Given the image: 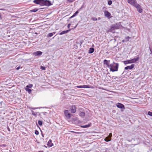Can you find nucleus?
I'll use <instances>...</instances> for the list:
<instances>
[{"instance_id":"4be33fe9","label":"nucleus","mask_w":152,"mask_h":152,"mask_svg":"<svg viewBox=\"0 0 152 152\" xmlns=\"http://www.w3.org/2000/svg\"><path fill=\"white\" fill-rule=\"evenodd\" d=\"M25 90L26 91H27L28 93L29 94H31V89L28 88L26 87L25 88Z\"/></svg>"},{"instance_id":"5701e85b","label":"nucleus","mask_w":152,"mask_h":152,"mask_svg":"<svg viewBox=\"0 0 152 152\" xmlns=\"http://www.w3.org/2000/svg\"><path fill=\"white\" fill-rule=\"evenodd\" d=\"M31 112L32 113V114L34 116H36L37 115V113L35 112L32 110L31 111Z\"/></svg>"},{"instance_id":"aec40b11","label":"nucleus","mask_w":152,"mask_h":152,"mask_svg":"<svg viewBox=\"0 0 152 152\" xmlns=\"http://www.w3.org/2000/svg\"><path fill=\"white\" fill-rule=\"evenodd\" d=\"M111 140V138L109 137H107L104 139V140L107 142L110 141Z\"/></svg>"},{"instance_id":"8fccbe9b","label":"nucleus","mask_w":152,"mask_h":152,"mask_svg":"<svg viewBox=\"0 0 152 152\" xmlns=\"http://www.w3.org/2000/svg\"><path fill=\"white\" fill-rule=\"evenodd\" d=\"M3 145L4 147H5V146H6V145Z\"/></svg>"},{"instance_id":"7ed1b4c3","label":"nucleus","mask_w":152,"mask_h":152,"mask_svg":"<svg viewBox=\"0 0 152 152\" xmlns=\"http://www.w3.org/2000/svg\"><path fill=\"white\" fill-rule=\"evenodd\" d=\"M120 28V24L119 23H116L113 24L111 26L110 28L107 31V32H113L115 29H118Z\"/></svg>"},{"instance_id":"49530a36","label":"nucleus","mask_w":152,"mask_h":152,"mask_svg":"<svg viewBox=\"0 0 152 152\" xmlns=\"http://www.w3.org/2000/svg\"><path fill=\"white\" fill-rule=\"evenodd\" d=\"M38 152H43V151H39Z\"/></svg>"},{"instance_id":"6e6552de","label":"nucleus","mask_w":152,"mask_h":152,"mask_svg":"<svg viewBox=\"0 0 152 152\" xmlns=\"http://www.w3.org/2000/svg\"><path fill=\"white\" fill-rule=\"evenodd\" d=\"M134 7L136 8L139 12L140 13L142 12V10L141 9V6L140 4H137Z\"/></svg>"},{"instance_id":"39448f33","label":"nucleus","mask_w":152,"mask_h":152,"mask_svg":"<svg viewBox=\"0 0 152 152\" xmlns=\"http://www.w3.org/2000/svg\"><path fill=\"white\" fill-rule=\"evenodd\" d=\"M127 2L129 4L134 7L137 4L136 0H127Z\"/></svg>"},{"instance_id":"864d4df0","label":"nucleus","mask_w":152,"mask_h":152,"mask_svg":"<svg viewBox=\"0 0 152 152\" xmlns=\"http://www.w3.org/2000/svg\"><path fill=\"white\" fill-rule=\"evenodd\" d=\"M77 25H76V26L75 27H77Z\"/></svg>"},{"instance_id":"0eeeda50","label":"nucleus","mask_w":152,"mask_h":152,"mask_svg":"<svg viewBox=\"0 0 152 152\" xmlns=\"http://www.w3.org/2000/svg\"><path fill=\"white\" fill-rule=\"evenodd\" d=\"M71 112L72 113H75L76 111V109L75 105H72L70 107Z\"/></svg>"},{"instance_id":"a18cd8bd","label":"nucleus","mask_w":152,"mask_h":152,"mask_svg":"<svg viewBox=\"0 0 152 152\" xmlns=\"http://www.w3.org/2000/svg\"><path fill=\"white\" fill-rule=\"evenodd\" d=\"M110 60H108V62L110 64Z\"/></svg>"},{"instance_id":"ddd939ff","label":"nucleus","mask_w":152,"mask_h":152,"mask_svg":"<svg viewBox=\"0 0 152 152\" xmlns=\"http://www.w3.org/2000/svg\"><path fill=\"white\" fill-rule=\"evenodd\" d=\"M134 66V64H131L130 66H127L125 68V69L128 70V69H132Z\"/></svg>"},{"instance_id":"58836bf2","label":"nucleus","mask_w":152,"mask_h":152,"mask_svg":"<svg viewBox=\"0 0 152 152\" xmlns=\"http://www.w3.org/2000/svg\"><path fill=\"white\" fill-rule=\"evenodd\" d=\"M83 8V6L82 5L81 7L78 10L80 11Z\"/></svg>"},{"instance_id":"423d86ee","label":"nucleus","mask_w":152,"mask_h":152,"mask_svg":"<svg viewBox=\"0 0 152 152\" xmlns=\"http://www.w3.org/2000/svg\"><path fill=\"white\" fill-rule=\"evenodd\" d=\"M104 16L106 17L108 19H110L112 17L111 16V14L110 12L107 11L105 10L104 12Z\"/></svg>"},{"instance_id":"a19ab883","label":"nucleus","mask_w":152,"mask_h":152,"mask_svg":"<svg viewBox=\"0 0 152 152\" xmlns=\"http://www.w3.org/2000/svg\"><path fill=\"white\" fill-rule=\"evenodd\" d=\"M109 136H110V137H111V136H112V134H111V133H110V134H109Z\"/></svg>"},{"instance_id":"393cba45","label":"nucleus","mask_w":152,"mask_h":152,"mask_svg":"<svg viewBox=\"0 0 152 152\" xmlns=\"http://www.w3.org/2000/svg\"><path fill=\"white\" fill-rule=\"evenodd\" d=\"M53 33H49L47 35V37H52L53 36Z\"/></svg>"},{"instance_id":"c85d7f7f","label":"nucleus","mask_w":152,"mask_h":152,"mask_svg":"<svg viewBox=\"0 0 152 152\" xmlns=\"http://www.w3.org/2000/svg\"><path fill=\"white\" fill-rule=\"evenodd\" d=\"M33 86V85L32 84H30L29 85H27L26 86V87H27V88H31V87H32Z\"/></svg>"},{"instance_id":"f257e3e1","label":"nucleus","mask_w":152,"mask_h":152,"mask_svg":"<svg viewBox=\"0 0 152 152\" xmlns=\"http://www.w3.org/2000/svg\"><path fill=\"white\" fill-rule=\"evenodd\" d=\"M119 64L118 63H115L113 62L109 66L110 71L114 72L118 71Z\"/></svg>"},{"instance_id":"f3484780","label":"nucleus","mask_w":152,"mask_h":152,"mask_svg":"<svg viewBox=\"0 0 152 152\" xmlns=\"http://www.w3.org/2000/svg\"><path fill=\"white\" fill-rule=\"evenodd\" d=\"M47 145L49 147H52L53 144L52 142V141L51 140H50L48 142Z\"/></svg>"},{"instance_id":"473e14b6","label":"nucleus","mask_w":152,"mask_h":152,"mask_svg":"<svg viewBox=\"0 0 152 152\" xmlns=\"http://www.w3.org/2000/svg\"><path fill=\"white\" fill-rule=\"evenodd\" d=\"M40 69L43 70H45L46 69V68L44 66H41L40 67Z\"/></svg>"},{"instance_id":"a211bd4d","label":"nucleus","mask_w":152,"mask_h":152,"mask_svg":"<svg viewBox=\"0 0 152 152\" xmlns=\"http://www.w3.org/2000/svg\"><path fill=\"white\" fill-rule=\"evenodd\" d=\"M83 88H93V87L89 85H83Z\"/></svg>"},{"instance_id":"f8f14e48","label":"nucleus","mask_w":152,"mask_h":152,"mask_svg":"<svg viewBox=\"0 0 152 152\" xmlns=\"http://www.w3.org/2000/svg\"><path fill=\"white\" fill-rule=\"evenodd\" d=\"M43 0H34L33 1V2L37 4H40L42 6Z\"/></svg>"},{"instance_id":"cd10ccee","label":"nucleus","mask_w":152,"mask_h":152,"mask_svg":"<svg viewBox=\"0 0 152 152\" xmlns=\"http://www.w3.org/2000/svg\"><path fill=\"white\" fill-rule=\"evenodd\" d=\"M91 19L93 21H96L97 20V19L95 17L92 18Z\"/></svg>"},{"instance_id":"c756f323","label":"nucleus","mask_w":152,"mask_h":152,"mask_svg":"<svg viewBox=\"0 0 152 152\" xmlns=\"http://www.w3.org/2000/svg\"><path fill=\"white\" fill-rule=\"evenodd\" d=\"M112 2L111 0H109L108 1V4L110 5L112 4Z\"/></svg>"},{"instance_id":"3c124183","label":"nucleus","mask_w":152,"mask_h":152,"mask_svg":"<svg viewBox=\"0 0 152 152\" xmlns=\"http://www.w3.org/2000/svg\"><path fill=\"white\" fill-rule=\"evenodd\" d=\"M42 136L43 137V135L42 134Z\"/></svg>"},{"instance_id":"a878e982","label":"nucleus","mask_w":152,"mask_h":152,"mask_svg":"<svg viewBox=\"0 0 152 152\" xmlns=\"http://www.w3.org/2000/svg\"><path fill=\"white\" fill-rule=\"evenodd\" d=\"M38 9H34L30 10V12H35L37 11Z\"/></svg>"},{"instance_id":"f03ea898","label":"nucleus","mask_w":152,"mask_h":152,"mask_svg":"<svg viewBox=\"0 0 152 152\" xmlns=\"http://www.w3.org/2000/svg\"><path fill=\"white\" fill-rule=\"evenodd\" d=\"M139 59V57L137 56V57L134 58L132 59L128 60L126 61H124V63L125 65L129 64L135 63H136L137 61H138Z\"/></svg>"},{"instance_id":"37998d69","label":"nucleus","mask_w":152,"mask_h":152,"mask_svg":"<svg viewBox=\"0 0 152 152\" xmlns=\"http://www.w3.org/2000/svg\"><path fill=\"white\" fill-rule=\"evenodd\" d=\"M20 68V66H18V67L16 69L17 70H18V69H19Z\"/></svg>"},{"instance_id":"4c0bfd02","label":"nucleus","mask_w":152,"mask_h":152,"mask_svg":"<svg viewBox=\"0 0 152 152\" xmlns=\"http://www.w3.org/2000/svg\"><path fill=\"white\" fill-rule=\"evenodd\" d=\"M74 1L75 0H68V1L70 2H72Z\"/></svg>"},{"instance_id":"ea45409f","label":"nucleus","mask_w":152,"mask_h":152,"mask_svg":"<svg viewBox=\"0 0 152 152\" xmlns=\"http://www.w3.org/2000/svg\"><path fill=\"white\" fill-rule=\"evenodd\" d=\"M71 25V24H70V23L68 24V26H67V27L68 28H70Z\"/></svg>"},{"instance_id":"79ce46f5","label":"nucleus","mask_w":152,"mask_h":152,"mask_svg":"<svg viewBox=\"0 0 152 152\" xmlns=\"http://www.w3.org/2000/svg\"><path fill=\"white\" fill-rule=\"evenodd\" d=\"M122 42H126L127 41H126V40H122Z\"/></svg>"},{"instance_id":"c9c22d12","label":"nucleus","mask_w":152,"mask_h":152,"mask_svg":"<svg viewBox=\"0 0 152 152\" xmlns=\"http://www.w3.org/2000/svg\"><path fill=\"white\" fill-rule=\"evenodd\" d=\"M7 130L9 132H10V129L9 128V127L8 126H7Z\"/></svg>"},{"instance_id":"de8ad7c7","label":"nucleus","mask_w":152,"mask_h":152,"mask_svg":"<svg viewBox=\"0 0 152 152\" xmlns=\"http://www.w3.org/2000/svg\"><path fill=\"white\" fill-rule=\"evenodd\" d=\"M4 10L3 9H0V10Z\"/></svg>"},{"instance_id":"6ab92c4d","label":"nucleus","mask_w":152,"mask_h":152,"mask_svg":"<svg viewBox=\"0 0 152 152\" xmlns=\"http://www.w3.org/2000/svg\"><path fill=\"white\" fill-rule=\"evenodd\" d=\"M94 49L93 48H90L88 51L89 53H92L94 52Z\"/></svg>"},{"instance_id":"20e7f679","label":"nucleus","mask_w":152,"mask_h":152,"mask_svg":"<svg viewBox=\"0 0 152 152\" xmlns=\"http://www.w3.org/2000/svg\"><path fill=\"white\" fill-rule=\"evenodd\" d=\"M42 4V6H46L49 7L52 5V4L51 3L50 1L49 0H43Z\"/></svg>"},{"instance_id":"603ef678","label":"nucleus","mask_w":152,"mask_h":152,"mask_svg":"<svg viewBox=\"0 0 152 152\" xmlns=\"http://www.w3.org/2000/svg\"><path fill=\"white\" fill-rule=\"evenodd\" d=\"M77 25H76V26L75 27H77Z\"/></svg>"},{"instance_id":"bb28decb","label":"nucleus","mask_w":152,"mask_h":152,"mask_svg":"<svg viewBox=\"0 0 152 152\" xmlns=\"http://www.w3.org/2000/svg\"><path fill=\"white\" fill-rule=\"evenodd\" d=\"M38 124L40 126H42V122L40 121H38Z\"/></svg>"},{"instance_id":"9d476101","label":"nucleus","mask_w":152,"mask_h":152,"mask_svg":"<svg viewBox=\"0 0 152 152\" xmlns=\"http://www.w3.org/2000/svg\"><path fill=\"white\" fill-rule=\"evenodd\" d=\"M116 106L118 108L123 110H124L125 109L124 105L121 103H118L116 104Z\"/></svg>"},{"instance_id":"1a4fd4ad","label":"nucleus","mask_w":152,"mask_h":152,"mask_svg":"<svg viewBox=\"0 0 152 152\" xmlns=\"http://www.w3.org/2000/svg\"><path fill=\"white\" fill-rule=\"evenodd\" d=\"M42 53V52L41 51H38L34 52L33 54L35 56H41Z\"/></svg>"},{"instance_id":"412c9836","label":"nucleus","mask_w":152,"mask_h":152,"mask_svg":"<svg viewBox=\"0 0 152 152\" xmlns=\"http://www.w3.org/2000/svg\"><path fill=\"white\" fill-rule=\"evenodd\" d=\"M79 115L81 117H84L85 115V113L84 112H81L79 114Z\"/></svg>"},{"instance_id":"2f4dec72","label":"nucleus","mask_w":152,"mask_h":152,"mask_svg":"<svg viewBox=\"0 0 152 152\" xmlns=\"http://www.w3.org/2000/svg\"><path fill=\"white\" fill-rule=\"evenodd\" d=\"M130 38V37H126L125 38L126 40V41H128V40Z\"/></svg>"},{"instance_id":"7c9ffc66","label":"nucleus","mask_w":152,"mask_h":152,"mask_svg":"<svg viewBox=\"0 0 152 152\" xmlns=\"http://www.w3.org/2000/svg\"><path fill=\"white\" fill-rule=\"evenodd\" d=\"M148 114L150 116H152V112L149 111L148 112Z\"/></svg>"},{"instance_id":"e433bc0d","label":"nucleus","mask_w":152,"mask_h":152,"mask_svg":"<svg viewBox=\"0 0 152 152\" xmlns=\"http://www.w3.org/2000/svg\"><path fill=\"white\" fill-rule=\"evenodd\" d=\"M37 108L36 107H29L30 109H32L33 110H35Z\"/></svg>"},{"instance_id":"dca6fc26","label":"nucleus","mask_w":152,"mask_h":152,"mask_svg":"<svg viewBox=\"0 0 152 152\" xmlns=\"http://www.w3.org/2000/svg\"><path fill=\"white\" fill-rule=\"evenodd\" d=\"M70 30H71L70 29L67 30L66 31H63L61 32L59 34L60 35H62L64 34H66V33H67L68 32H69Z\"/></svg>"},{"instance_id":"f704fd0d","label":"nucleus","mask_w":152,"mask_h":152,"mask_svg":"<svg viewBox=\"0 0 152 152\" xmlns=\"http://www.w3.org/2000/svg\"><path fill=\"white\" fill-rule=\"evenodd\" d=\"M76 87L78 88H83V86H76Z\"/></svg>"},{"instance_id":"4468645a","label":"nucleus","mask_w":152,"mask_h":152,"mask_svg":"<svg viewBox=\"0 0 152 152\" xmlns=\"http://www.w3.org/2000/svg\"><path fill=\"white\" fill-rule=\"evenodd\" d=\"M103 63L104 64H105L107 65V67L109 68L110 64L108 62V61L106 59H105L104 60Z\"/></svg>"},{"instance_id":"2eb2a0df","label":"nucleus","mask_w":152,"mask_h":152,"mask_svg":"<svg viewBox=\"0 0 152 152\" xmlns=\"http://www.w3.org/2000/svg\"><path fill=\"white\" fill-rule=\"evenodd\" d=\"M91 125V123H89L88 124L86 125H82L81 126H80L81 128H88L90 127Z\"/></svg>"},{"instance_id":"09e8293b","label":"nucleus","mask_w":152,"mask_h":152,"mask_svg":"<svg viewBox=\"0 0 152 152\" xmlns=\"http://www.w3.org/2000/svg\"><path fill=\"white\" fill-rule=\"evenodd\" d=\"M100 19H101L99 17V18H98V20H100Z\"/></svg>"},{"instance_id":"72a5a7b5","label":"nucleus","mask_w":152,"mask_h":152,"mask_svg":"<svg viewBox=\"0 0 152 152\" xmlns=\"http://www.w3.org/2000/svg\"><path fill=\"white\" fill-rule=\"evenodd\" d=\"M39 132L37 130H35V134L36 135H38L39 134Z\"/></svg>"},{"instance_id":"b1692460","label":"nucleus","mask_w":152,"mask_h":152,"mask_svg":"<svg viewBox=\"0 0 152 152\" xmlns=\"http://www.w3.org/2000/svg\"><path fill=\"white\" fill-rule=\"evenodd\" d=\"M79 10H77V11H76L73 14V16H74L75 17V16H76V15H77V14L79 13Z\"/></svg>"},{"instance_id":"c03bdc74","label":"nucleus","mask_w":152,"mask_h":152,"mask_svg":"<svg viewBox=\"0 0 152 152\" xmlns=\"http://www.w3.org/2000/svg\"><path fill=\"white\" fill-rule=\"evenodd\" d=\"M74 17V16H73V15L72 16H71L70 18H73V17Z\"/></svg>"},{"instance_id":"9b49d317","label":"nucleus","mask_w":152,"mask_h":152,"mask_svg":"<svg viewBox=\"0 0 152 152\" xmlns=\"http://www.w3.org/2000/svg\"><path fill=\"white\" fill-rule=\"evenodd\" d=\"M64 114L65 116L69 118L71 117V114L69 113V111L67 110H65L64 111Z\"/></svg>"}]
</instances>
